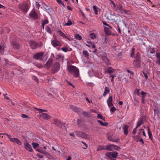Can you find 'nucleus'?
I'll return each mask as SVG.
<instances>
[{"label":"nucleus","instance_id":"obj_1","mask_svg":"<svg viewBox=\"0 0 160 160\" xmlns=\"http://www.w3.org/2000/svg\"><path fill=\"white\" fill-rule=\"evenodd\" d=\"M67 69L68 71L76 77L79 75V70L76 67L72 65H69L67 66Z\"/></svg>","mask_w":160,"mask_h":160},{"label":"nucleus","instance_id":"obj_2","mask_svg":"<svg viewBox=\"0 0 160 160\" xmlns=\"http://www.w3.org/2000/svg\"><path fill=\"white\" fill-rule=\"evenodd\" d=\"M140 58V54L137 52L136 54L135 59L133 62V64L136 67L139 68L140 66L141 60Z\"/></svg>","mask_w":160,"mask_h":160},{"label":"nucleus","instance_id":"obj_3","mask_svg":"<svg viewBox=\"0 0 160 160\" xmlns=\"http://www.w3.org/2000/svg\"><path fill=\"white\" fill-rule=\"evenodd\" d=\"M118 153L116 152H107L105 153V155L108 157L111 160H115Z\"/></svg>","mask_w":160,"mask_h":160},{"label":"nucleus","instance_id":"obj_4","mask_svg":"<svg viewBox=\"0 0 160 160\" xmlns=\"http://www.w3.org/2000/svg\"><path fill=\"white\" fill-rule=\"evenodd\" d=\"M60 68L59 63L58 62H56L53 64L52 67V71L53 73H56L59 70Z\"/></svg>","mask_w":160,"mask_h":160},{"label":"nucleus","instance_id":"obj_5","mask_svg":"<svg viewBox=\"0 0 160 160\" xmlns=\"http://www.w3.org/2000/svg\"><path fill=\"white\" fill-rule=\"evenodd\" d=\"M19 8L24 12H27L29 9L28 5L25 3L24 4H20L18 5Z\"/></svg>","mask_w":160,"mask_h":160},{"label":"nucleus","instance_id":"obj_6","mask_svg":"<svg viewBox=\"0 0 160 160\" xmlns=\"http://www.w3.org/2000/svg\"><path fill=\"white\" fill-rule=\"evenodd\" d=\"M75 133L76 135L78 137L86 139L89 138L88 135L83 132L78 131H76L75 132Z\"/></svg>","mask_w":160,"mask_h":160},{"label":"nucleus","instance_id":"obj_7","mask_svg":"<svg viewBox=\"0 0 160 160\" xmlns=\"http://www.w3.org/2000/svg\"><path fill=\"white\" fill-rule=\"evenodd\" d=\"M43 53L41 52L38 53L33 55V58L36 60H41L43 58Z\"/></svg>","mask_w":160,"mask_h":160},{"label":"nucleus","instance_id":"obj_8","mask_svg":"<svg viewBox=\"0 0 160 160\" xmlns=\"http://www.w3.org/2000/svg\"><path fill=\"white\" fill-rule=\"evenodd\" d=\"M51 43L52 45L54 47L61 45V43L60 41L56 39L52 40L51 41Z\"/></svg>","mask_w":160,"mask_h":160},{"label":"nucleus","instance_id":"obj_9","mask_svg":"<svg viewBox=\"0 0 160 160\" xmlns=\"http://www.w3.org/2000/svg\"><path fill=\"white\" fill-rule=\"evenodd\" d=\"M29 16L31 18H33L34 19H37L38 17L36 12L33 10L29 13Z\"/></svg>","mask_w":160,"mask_h":160},{"label":"nucleus","instance_id":"obj_10","mask_svg":"<svg viewBox=\"0 0 160 160\" xmlns=\"http://www.w3.org/2000/svg\"><path fill=\"white\" fill-rule=\"evenodd\" d=\"M116 9L118 10L122 13H127L129 11L124 10L122 8V6L120 5H118L116 8Z\"/></svg>","mask_w":160,"mask_h":160},{"label":"nucleus","instance_id":"obj_11","mask_svg":"<svg viewBox=\"0 0 160 160\" xmlns=\"http://www.w3.org/2000/svg\"><path fill=\"white\" fill-rule=\"evenodd\" d=\"M40 116L43 119L48 120L50 118V116L47 113H42Z\"/></svg>","mask_w":160,"mask_h":160},{"label":"nucleus","instance_id":"obj_12","mask_svg":"<svg viewBox=\"0 0 160 160\" xmlns=\"http://www.w3.org/2000/svg\"><path fill=\"white\" fill-rule=\"evenodd\" d=\"M30 46L32 49H36L37 47V43L34 41H31L30 42Z\"/></svg>","mask_w":160,"mask_h":160},{"label":"nucleus","instance_id":"obj_13","mask_svg":"<svg viewBox=\"0 0 160 160\" xmlns=\"http://www.w3.org/2000/svg\"><path fill=\"white\" fill-rule=\"evenodd\" d=\"M10 140L11 142H13L16 143L19 145H21L22 144V143L17 138H11Z\"/></svg>","mask_w":160,"mask_h":160},{"label":"nucleus","instance_id":"obj_14","mask_svg":"<svg viewBox=\"0 0 160 160\" xmlns=\"http://www.w3.org/2000/svg\"><path fill=\"white\" fill-rule=\"evenodd\" d=\"M53 60L52 58L49 59L46 62L45 66L48 69L50 67L51 64Z\"/></svg>","mask_w":160,"mask_h":160},{"label":"nucleus","instance_id":"obj_15","mask_svg":"<svg viewBox=\"0 0 160 160\" xmlns=\"http://www.w3.org/2000/svg\"><path fill=\"white\" fill-rule=\"evenodd\" d=\"M25 148L29 151L32 152L33 150L31 146L28 142L25 143Z\"/></svg>","mask_w":160,"mask_h":160},{"label":"nucleus","instance_id":"obj_16","mask_svg":"<svg viewBox=\"0 0 160 160\" xmlns=\"http://www.w3.org/2000/svg\"><path fill=\"white\" fill-rule=\"evenodd\" d=\"M111 27L109 26L105 27H104V30L105 33L108 34H110L111 33L110 29Z\"/></svg>","mask_w":160,"mask_h":160},{"label":"nucleus","instance_id":"obj_17","mask_svg":"<svg viewBox=\"0 0 160 160\" xmlns=\"http://www.w3.org/2000/svg\"><path fill=\"white\" fill-rule=\"evenodd\" d=\"M54 123L56 125L60 127L63 125V123H62L58 119H56L54 120Z\"/></svg>","mask_w":160,"mask_h":160},{"label":"nucleus","instance_id":"obj_18","mask_svg":"<svg viewBox=\"0 0 160 160\" xmlns=\"http://www.w3.org/2000/svg\"><path fill=\"white\" fill-rule=\"evenodd\" d=\"M12 45L13 48L17 49H18L19 48V45L17 42H12Z\"/></svg>","mask_w":160,"mask_h":160},{"label":"nucleus","instance_id":"obj_19","mask_svg":"<svg viewBox=\"0 0 160 160\" xmlns=\"http://www.w3.org/2000/svg\"><path fill=\"white\" fill-rule=\"evenodd\" d=\"M128 126L127 125H125L123 127V129L124 131V133L125 135H127L128 133Z\"/></svg>","mask_w":160,"mask_h":160},{"label":"nucleus","instance_id":"obj_20","mask_svg":"<svg viewBox=\"0 0 160 160\" xmlns=\"http://www.w3.org/2000/svg\"><path fill=\"white\" fill-rule=\"evenodd\" d=\"M110 92V90L109 88L106 87L105 88L104 92L103 94V96L104 97L108 93Z\"/></svg>","mask_w":160,"mask_h":160},{"label":"nucleus","instance_id":"obj_21","mask_svg":"<svg viewBox=\"0 0 160 160\" xmlns=\"http://www.w3.org/2000/svg\"><path fill=\"white\" fill-rule=\"evenodd\" d=\"M115 147H117L116 146H115L113 144L108 145L106 146H105V148H106V150H111V148H114Z\"/></svg>","mask_w":160,"mask_h":160},{"label":"nucleus","instance_id":"obj_22","mask_svg":"<svg viewBox=\"0 0 160 160\" xmlns=\"http://www.w3.org/2000/svg\"><path fill=\"white\" fill-rule=\"evenodd\" d=\"M37 151H38V152H39L42 154H44L45 155H49V153L43 150H41V149H37Z\"/></svg>","mask_w":160,"mask_h":160},{"label":"nucleus","instance_id":"obj_23","mask_svg":"<svg viewBox=\"0 0 160 160\" xmlns=\"http://www.w3.org/2000/svg\"><path fill=\"white\" fill-rule=\"evenodd\" d=\"M114 71V70L111 67H108L106 70V72L109 73L113 72Z\"/></svg>","mask_w":160,"mask_h":160},{"label":"nucleus","instance_id":"obj_24","mask_svg":"<svg viewBox=\"0 0 160 160\" xmlns=\"http://www.w3.org/2000/svg\"><path fill=\"white\" fill-rule=\"evenodd\" d=\"M144 122H143V118H140V120L138 121L137 123V127H139V126H140L142 124V123H143Z\"/></svg>","mask_w":160,"mask_h":160},{"label":"nucleus","instance_id":"obj_25","mask_svg":"<svg viewBox=\"0 0 160 160\" xmlns=\"http://www.w3.org/2000/svg\"><path fill=\"white\" fill-rule=\"evenodd\" d=\"M121 17L119 15H117L116 18L115 19L114 22L117 23V22H119L120 20Z\"/></svg>","mask_w":160,"mask_h":160},{"label":"nucleus","instance_id":"obj_26","mask_svg":"<svg viewBox=\"0 0 160 160\" xmlns=\"http://www.w3.org/2000/svg\"><path fill=\"white\" fill-rule=\"evenodd\" d=\"M97 122H98L100 123V125H101L102 126H106L108 125V123L105 122V123H103L102 121L100 120H97Z\"/></svg>","mask_w":160,"mask_h":160},{"label":"nucleus","instance_id":"obj_27","mask_svg":"<svg viewBox=\"0 0 160 160\" xmlns=\"http://www.w3.org/2000/svg\"><path fill=\"white\" fill-rule=\"evenodd\" d=\"M106 150V148H105V146H99L97 149V151H99L100 150Z\"/></svg>","mask_w":160,"mask_h":160},{"label":"nucleus","instance_id":"obj_28","mask_svg":"<svg viewBox=\"0 0 160 160\" xmlns=\"http://www.w3.org/2000/svg\"><path fill=\"white\" fill-rule=\"evenodd\" d=\"M113 16V14H110L108 15L107 18L109 20L112 21V20H114Z\"/></svg>","mask_w":160,"mask_h":160},{"label":"nucleus","instance_id":"obj_29","mask_svg":"<svg viewBox=\"0 0 160 160\" xmlns=\"http://www.w3.org/2000/svg\"><path fill=\"white\" fill-rule=\"evenodd\" d=\"M58 32L59 33V35L61 36L63 38H67L66 35L63 32H62L61 31L58 30Z\"/></svg>","mask_w":160,"mask_h":160},{"label":"nucleus","instance_id":"obj_30","mask_svg":"<svg viewBox=\"0 0 160 160\" xmlns=\"http://www.w3.org/2000/svg\"><path fill=\"white\" fill-rule=\"evenodd\" d=\"M75 38L78 40H81L82 39L81 36L79 34H76L74 35Z\"/></svg>","mask_w":160,"mask_h":160},{"label":"nucleus","instance_id":"obj_31","mask_svg":"<svg viewBox=\"0 0 160 160\" xmlns=\"http://www.w3.org/2000/svg\"><path fill=\"white\" fill-rule=\"evenodd\" d=\"M89 37L92 39H94L96 38V35L94 33H91L89 35Z\"/></svg>","mask_w":160,"mask_h":160},{"label":"nucleus","instance_id":"obj_32","mask_svg":"<svg viewBox=\"0 0 160 160\" xmlns=\"http://www.w3.org/2000/svg\"><path fill=\"white\" fill-rule=\"evenodd\" d=\"M97 118H100L101 119H102L104 121H105V118H103V116L100 113H98V114Z\"/></svg>","mask_w":160,"mask_h":160},{"label":"nucleus","instance_id":"obj_33","mask_svg":"<svg viewBox=\"0 0 160 160\" xmlns=\"http://www.w3.org/2000/svg\"><path fill=\"white\" fill-rule=\"evenodd\" d=\"M82 114L85 116L89 117L90 116V114L88 112L83 111L82 112Z\"/></svg>","mask_w":160,"mask_h":160},{"label":"nucleus","instance_id":"obj_34","mask_svg":"<svg viewBox=\"0 0 160 160\" xmlns=\"http://www.w3.org/2000/svg\"><path fill=\"white\" fill-rule=\"evenodd\" d=\"M148 135L149 136V138L150 139H152V134L149 128L148 127Z\"/></svg>","mask_w":160,"mask_h":160},{"label":"nucleus","instance_id":"obj_35","mask_svg":"<svg viewBox=\"0 0 160 160\" xmlns=\"http://www.w3.org/2000/svg\"><path fill=\"white\" fill-rule=\"evenodd\" d=\"M56 58L57 59H60L61 60L63 61V56L60 55H58L56 56Z\"/></svg>","mask_w":160,"mask_h":160},{"label":"nucleus","instance_id":"obj_36","mask_svg":"<svg viewBox=\"0 0 160 160\" xmlns=\"http://www.w3.org/2000/svg\"><path fill=\"white\" fill-rule=\"evenodd\" d=\"M93 9L94 11L95 12V14H98V10H97V7L95 5L93 6Z\"/></svg>","mask_w":160,"mask_h":160},{"label":"nucleus","instance_id":"obj_37","mask_svg":"<svg viewBox=\"0 0 160 160\" xmlns=\"http://www.w3.org/2000/svg\"><path fill=\"white\" fill-rule=\"evenodd\" d=\"M112 97L111 96L109 97L108 99L107 100V103L108 104L109 103H111L112 102Z\"/></svg>","mask_w":160,"mask_h":160},{"label":"nucleus","instance_id":"obj_38","mask_svg":"<svg viewBox=\"0 0 160 160\" xmlns=\"http://www.w3.org/2000/svg\"><path fill=\"white\" fill-rule=\"evenodd\" d=\"M103 61L107 65H109L110 64L109 60L107 58L105 59Z\"/></svg>","mask_w":160,"mask_h":160},{"label":"nucleus","instance_id":"obj_39","mask_svg":"<svg viewBox=\"0 0 160 160\" xmlns=\"http://www.w3.org/2000/svg\"><path fill=\"white\" fill-rule=\"evenodd\" d=\"M135 49L134 48H133L132 50L131 53V56L132 58H134V51Z\"/></svg>","mask_w":160,"mask_h":160},{"label":"nucleus","instance_id":"obj_40","mask_svg":"<svg viewBox=\"0 0 160 160\" xmlns=\"http://www.w3.org/2000/svg\"><path fill=\"white\" fill-rule=\"evenodd\" d=\"M133 138L135 141L137 142L139 141L140 137L139 136L137 135L133 137Z\"/></svg>","mask_w":160,"mask_h":160},{"label":"nucleus","instance_id":"obj_41","mask_svg":"<svg viewBox=\"0 0 160 160\" xmlns=\"http://www.w3.org/2000/svg\"><path fill=\"white\" fill-rule=\"evenodd\" d=\"M83 54L86 57H88L89 56V54L87 51L83 50L82 52Z\"/></svg>","mask_w":160,"mask_h":160},{"label":"nucleus","instance_id":"obj_42","mask_svg":"<svg viewBox=\"0 0 160 160\" xmlns=\"http://www.w3.org/2000/svg\"><path fill=\"white\" fill-rule=\"evenodd\" d=\"M73 108L71 107V106L70 107V108H72L76 112H78L79 111V108L75 107H73Z\"/></svg>","mask_w":160,"mask_h":160},{"label":"nucleus","instance_id":"obj_43","mask_svg":"<svg viewBox=\"0 0 160 160\" xmlns=\"http://www.w3.org/2000/svg\"><path fill=\"white\" fill-rule=\"evenodd\" d=\"M62 50L65 52H67L68 51V48L67 47H62Z\"/></svg>","mask_w":160,"mask_h":160},{"label":"nucleus","instance_id":"obj_44","mask_svg":"<svg viewBox=\"0 0 160 160\" xmlns=\"http://www.w3.org/2000/svg\"><path fill=\"white\" fill-rule=\"evenodd\" d=\"M57 1L58 3L62 5L63 7H65V6L63 2L61 0H57Z\"/></svg>","mask_w":160,"mask_h":160},{"label":"nucleus","instance_id":"obj_45","mask_svg":"<svg viewBox=\"0 0 160 160\" xmlns=\"http://www.w3.org/2000/svg\"><path fill=\"white\" fill-rule=\"evenodd\" d=\"M32 145L34 148H35L39 146V144L36 143H32Z\"/></svg>","mask_w":160,"mask_h":160},{"label":"nucleus","instance_id":"obj_46","mask_svg":"<svg viewBox=\"0 0 160 160\" xmlns=\"http://www.w3.org/2000/svg\"><path fill=\"white\" fill-rule=\"evenodd\" d=\"M72 22L70 21H68L67 23L64 24V26H70L72 25Z\"/></svg>","mask_w":160,"mask_h":160},{"label":"nucleus","instance_id":"obj_47","mask_svg":"<svg viewBox=\"0 0 160 160\" xmlns=\"http://www.w3.org/2000/svg\"><path fill=\"white\" fill-rule=\"evenodd\" d=\"M135 93L138 96L140 95L139 90V89H136L135 91Z\"/></svg>","mask_w":160,"mask_h":160},{"label":"nucleus","instance_id":"obj_48","mask_svg":"<svg viewBox=\"0 0 160 160\" xmlns=\"http://www.w3.org/2000/svg\"><path fill=\"white\" fill-rule=\"evenodd\" d=\"M102 59L103 61L105 60V59L107 58V56L105 53L103 54V55L102 56Z\"/></svg>","mask_w":160,"mask_h":160},{"label":"nucleus","instance_id":"obj_49","mask_svg":"<svg viewBox=\"0 0 160 160\" xmlns=\"http://www.w3.org/2000/svg\"><path fill=\"white\" fill-rule=\"evenodd\" d=\"M110 77L112 78V79L111 81L112 82L114 81V77L115 76V75L110 74Z\"/></svg>","mask_w":160,"mask_h":160},{"label":"nucleus","instance_id":"obj_50","mask_svg":"<svg viewBox=\"0 0 160 160\" xmlns=\"http://www.w3.org/2000/svg\"><path fill=\"white\" fill-rule=\"evenodd\" d=\"M21 117L23 118H29V117L28 115L25 114H22L21 115Z\"/></svg>","mask_w":160,"mask_h":160},{"label":"nucleus","instance_id":"obj_51","mask_svg":"<svg viewBox=\"0 0 160 160\" xmlns=\"http://www.w3.org/2000/svg\"><path fill=\"white\" fill-rule=\"evenodd\" d=\"M116 110V108L114 107H113L110 110V111L111 112H113L115 111Z\"/></svg>","mask_w":160,"mask_h":160},{"label":"nucleus","instance_id":"obj_52","mask_svg":"<svg viewBox=\"0 0 160 160\" xmlns=\"http://www.w3.org/2000/svg\"><path fill=\"white\" fill-rule=\"evenodd\" d=\"M35 109H36L39 112V113H42V112H43V109L37 108H35Z\"/></svg>","mask_w":160,"mask_h":160},{"label":"nucleus","instance_id":"obj_53","mask_svg":"<svg viewBox=\"0 0 160 160\" xmlns=\"http://www.w3.org/2000/svg\"><path fill=\"white\" fill-rule=\"evenodd\" d=\"M81 142L85 146V147H83V148L84 149H86L88 147L87 144L83 141H82Z\"/></svg>","mask_w":160,"mask_h":160},{"label":"nucleus","instance_id":"obj_54","mask_svg":"<svg viewBox=\"0 0 160 160\" xmlns=\"http://www.w3.org/2000/svg\"><path fill=\"white\" fill-rule=\"evenodd\" d=\"M35 6L36 8H37L38 9H39V8L40 6L39 4L37 2H35Z\"/></svg>","mask_w":160,"mask_h":160},{"label":"nucleus","instance_id":"obj_55","mask_svg":"<svg viewBox=\"0 0 160 160\" xmlns=\"http://www.w3.org/2000/svg\"><path fill=\"white\" fill-rule=\"evenodd\" d=\"M138 128V127H136L135 128H134L132 131V133L134 134H135L137 132V129Z\"/></svg>","mask_w":160,"mask_h":160},{"label":"nucleus","instance_id":"obj_56","mask_svg":"<svg viewBox=\"0 0 160 160\" xmlns=\"http://www.w3.org/2000/svg\"><path fill=\"white\" fill-rule=\"evenodd\" d=\"M142 102L143 103H144L145 102V96H142Z\"/></svg>","mask_w":160,"mask_h":160},{"label":"nucleus","instance_id":"obj_57","mask_svg":"<svg viewBox=\"0 0 160 160\" xmlns=\"http://www.w3.org/2000/svg\"><path fill=\"white\" fill-rule=\"evenodd\" d=\"M47 31L49 33H52V31L51 28H50L48 27L47 29Z\"/></svg>","mask_w":160,"mask_h":160},{"label":"nucleus","instance_id":"obj_58","mask_svg":"<svg viewBox=\"0 0 160 160\" xmlns=\"http://www.w3.org/2000/svg\"><path fill=\"white\" fill-rule=\"evenodd\" d=\"M48 20L47 19H46L42 23L43 24L45 25L47 24H48Z\"/></svg>","mask_w":160,"mask_h":160},{"label":"nucleus","instance_id":"obj_59","mask_svg":"<svg viewBox=\"0 0 160 160\" xmlns=\"http://www.w3.org/2000/svg\"><path fill=\"white\" fill-rule=\"evenodd\" d=\"M3 135H7L8 138L10 139L11 138V136L10 135H9L6 133H3Z\"/></svg>","mask_w":160,"mask_h":160},{"label":"nucleus","instance_id":"obj_60","mask_svg":"<svg viewBox=\"0 0 160 160\" xmlns=\"http://www.w3.org/2000/svg\"><path fill=\"white\" fill-rule=\"evenodd\" d=\"M143 74L144 77L146 79H147L148 78V76L147 74L145 73V72H143Z\"/></svg>","mask_w":160,"mask_h":160},{"label":"nucleus","instance_id":"obj_61","mask_svg":"<svg viewBox=\"0 0 160 160\" xmlns=\"http://www.w3.org/2000/svg\"><path fill=\"white\" fill-rule=\"evenodd\" d=\"M109 140L110 141H113V142H118L119 141V140H118L116 139H110Z\"/></svg>","mask_w":160,"mask_h":160},{"label":"nucleus","instance_id":"obj_62","mask_svg":"<svg viewBox=\"0 0 160 160\" xmlns=\"http://www.w3.org/2000/svg\"><path fill=\"white\" fill-rule=\"evenodd\" d=\"M107 104H108V106L109 108H110V107L113 106V105L112 104V102L108 103Z\"/></svg>","mask_w":160,"mask_h":160},{"label":"nucleus","instance_id":"obj_63","mask_svg":"<svg viewBox=\"0 0 160 160\" xmlns=\"http://www.w3.org/2000/svg\"><path fill=\"white\" fill-rule=\"evenodd\" d=\"M37 157L39 158H43V155H41L39 153H38L37 155Z\"/></svg>","mask_w":160,"mask_h":160},{"label":"nucleus","instance_id":"obj_64","mask_svg":"<svg viewBox=\"0 0 160 160\" xmlns=\"http://www.w3.org/2000/svg\"><path fill=\"white\" fill-rule=\"evenodd\" d=\"M111 4H112L113 5V7L114 8H115L116 7V6L115 4L114 3V2L112 1H111Z\"/></svg>","mask_w":160,"mask_h":160}]
</instances>
